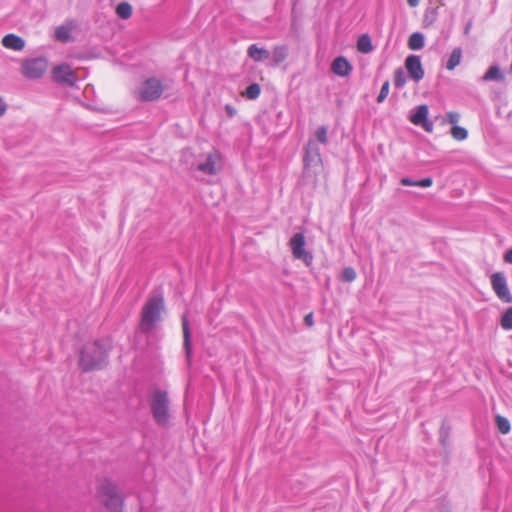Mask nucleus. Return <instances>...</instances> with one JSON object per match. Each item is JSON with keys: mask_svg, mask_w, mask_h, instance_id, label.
I'll return each instance as SVG.
<instances>
[{"mask_svg": "<svg viewBox=\"0 0 512 512\" xmlns=\"http://www.w3.org/2000/svg\"><path fill=\"white\" fill-rule=\"evenodd\" d=\"M97 498L106 512H122L124 499L117 485L109 480L102 479L97 486Z\"/></svg>", "mask_w": 512, "mask_h": 512, "instance_id": "nucleus-1", "label": "nucleus"}, {"mask_svg": "<svg viewBox=\"0 0 512 512\" xmlns=\"http://www.w3.org/2000/svg\"><path fill=\"white\" fill-rule=\"evenodd\" d=\"M149 406L155 422L163 427L168 426L170 422L168 392L160 388H154L149 395Z\"/></svg>", "mask_w": 512, "mask_h": 512, "instance_id": "nucleus-2", "label": "nucleus"}, {"mask_svg": "<svg viewBox=\"0 0 512 512\" xmlns=\"http://www.w3.org/2000/svg\"><path fill=\"white\" fill-rule=\"evenodd\" d=\"M107 358V349L100 342L86 344L80 357V365L84 371L101 368Z\"/></svg>", "mask_w": 512, "mask_h": 512, "instance_id": "nucleus-3", "label": "nucleus"}, {"mask_svg": "<svg viewBox=\"0 0 512 512\" xmlns=\"http://www.w3.org/2000/svg\"><path fill=\"white\" fill-rule=\"evenodd\" d=\"M163 309L164 301L162 298L149 299L142 308L140 330L145 333L152 331L160 320Z\"/></svg>", "mask_w": 512, "mask_h": 512, "instance_id": "nucleus-4", "label": "nucleus"}, {"mask_svg": "<svg viewBox=\"0 0 512 512\" xmlns=\"http://www.w3.org/2000/svg\"><path fill=\"white\" fill-rule=\"evenodd\" d=\"M164 91V86L161 80L157 78L146 79L138 88L137 94L139 99L146 102L158 100Z\"/></svg>", "mask_w": 512, "mask_h": 512, "instance_id": "nucleus-5", "label": "nucleus"}, {"mask_svg": "<svg viewBox=\"0 0 512 512\" xmlns=\"http://www.w3.org/2000/svg\"><path fill=\"white\" fill-rule=\"evenodd\" d=\"M305 162V175L307 177L317 176L323 172V164L319 150L315 147L312 148L309 143L304 157Z\"/></svg>", "mask_w": 512, "mask_h": 512, "instance_id": "nucleus-6", "label": "nucleus"}, {"mask_svg": "<svg viewBox=\"0 0 512 512\" xmlns=\"http://www.w3.org/2000/svg\"><path fill=\"white\" fill-rule=\"evenodd\" d=\"M222 156L219 151L209 152L205 160L197 165V170L203 174L216 175L222 169Z\"/></svg>", "mask_w": 512, "mask_h": 512, "instance_id": "nucleus-7", "label": "nucleus"}, {"mask_svg": "<svg viewBox=\"0 0 512 512\" xmlns=\"http://www.w3.org/2000/svg\"><path fill=\"white\" fill-rule=\"evenodd\" d=\"M491 287L496 296L503 303L512 302V294L508 288L506 277L503 273L497 272L491 275Z\"/></svg>", "mask_w": 512, "mask_h": 512, "instance_id": "nucleus-8", "label": "nucleus"}, {"mask_svg": "<svg viewBox=\"0 0 512 512\" xmlns=\"http://www.w3.org/2000/svg\"><path fill=\"white\" fill-rule=\"evenodd\" d=\"M289 245L295 259L302 260L306 265L312 263L313 256L305 250V236L302 233H296L291 238Z\"/></svg>", "mask_w": 512, "mask_h": 512, "instance_id": "nucleus-9", "label": "nucleus"}, {"mask_svg": "<svg viewBox=\"0 0 512 512\" xmlns=\"http://www.w3.org/2000/svg\"><path fill=\"white\" fill-rule=\"evenodd\" d=\"M47 62L42 58L29 59L22 63V74L28 79H38L47 70Z\"/></svg>", "mask_w": 512, "mask_h": 512, "instance_id": "nucleus-10", "label": "nucleus"}, {"mask_svg": "<svg viewBox=\"0 0 512 512\" xmlns=\"http://www.w3.org/2000/svg\"><path fill=\"white\" fill-rule=\"evenodd\" d=\"M52 78L57 83H64L68 85H74L77 81V77L72 67L68 64H61L55 66L52 69Z\"/></svg>", "mask_w": 512, "mask_h": 512, "instance_id": "nucleus-11", "label": "nucleus"}, {"mask_svg": "<svg viewBox=\"0 0 512 512\" xmlns=\"http://www.w3.org/2000/svg\"><path fill=\"white\" fill-rule=\"evenodd\" d=\"M409 120L414 125H420L425 131L431 133L433 131V123L428 120V107L427 105H420L416 111L409 117Z\"/></svg>", "mask_w": 512, "mask_h": 512, "instance_id": "nucleus-12", "label": "nucleus"}, {"mask_svg": "<svg viewBox=\"0 0 512 512\" xmlns=\"http://www.w3.org/2000/svg\"><path fill=\"white\" fill-rule=\"evenodd\" d=\"M405 68L408 71L410 77L418 82L424 77V70L420 57L417 55H410L405 60Z\"/></svg>", "mask_w": 512, "mask_h": 512, "instance_id": "nucleus-13", "label": "nucleus"}, {"mask_svg": "<svg viewBox=\"0 0 512 512\" xmlns=\"http://www.w3.org/2000/svg\"><path fill=\"white\" fill-rule=\"evenodd\" d=\"M331 70L334 74L345 77L352 71V66L345 57H337L333 60Z\"/></svg>", "mask_w": 512, "mask_h": 512, "instance_id": "nucleus-14", "label": "nucleus"}, {"mask_svg": "<svg viewBox=\"0 0 512 512\" xmlns=\"http://www.w3.org/2000/svg\"><path fill=\"white\" fill-rule=\"evenodd\" d=\"M76 25L73 21H68L65 24L56 27L55 38L60 42H69L73 39L72 32Z\"/></svg>", "mask_w": 512, "mask_h": 512, "instance_id": "nucleus-15", "label": "nucleus"}, {"mask_svg": "<svg viewBox=\"0 0 512 512\" xmlns=\"http://www.w3.org/2000/svg\"><path fill=\"white\" fill-rule=\"evenodd\" d=\"M181 323H182V332H183V345L185 348V352L187 355V358L189 359L191 356V332L189 327V320L186 314H184L181 317Z\"/></svg>", "mask_w": 512, "mask_h": 512, "instance_id": "nucleus-16", "label": "nucleus"}, {"mask_svg": "<svg viewBox=\"0 0 512 512\" xmlns=\"http://www.w3.org/2000/svg\"><path fill=\"white\" fill-rule=\"evenodd\" d=\"M2 45L7 49L20 51L24 48L25 42L15 34H7L2 38Z\"/></svg>", "mask_w": 512, "mask_h": 512, "instance_id": "nucleus-17", "label": "nucleus"}, {"mask_svg": "<svg viewBox=\"0 0 512 512\" xmlns=\"http://www.w3.org/2000/svg\"><path fill=\"white\" fill-rule=\"evenodd\" d=\"M247 54L256 62H261L268 59L270 53L265 48H260L256 44H252L247 49Z\"/></svg>", "mask_w": 512, "mask_h": 512, "instance_id": "nucleus-18", "label": "nucleus"}, {"mask_svg": "<svg viewBox=\"0 0 512 512\" xmlns=\"http://www.w3.org/2000/svg\"><path fill=\"white\" fill-rule=\"evenodd\" d=\"M288 58V48L285 45H277L272 50V60L275 65L283 63Z\"/></svg>", "mask_w": 512, "mask_h": 512, "instance_id": "nucleus-19", "label": "nucleus"}, {"mask_svg": "<svg viewBox=\"0 0 512 512\" xmlns=\"http://www.w3.org/2000/svg\"><path fill=\"white\" fill-rule=\"evenodd\" d=\"M462 59V49L457 47L454 48L450 54V57L446 63V68L449 71L454 70L460 63Z\"/></svg>", "mask_w": 512, "mask_h": 512, "instance_id": "nucleus-20", "label": "nucleus"}, {"mask_svg": "<svg viewBox=\"0 0 512 512\" xmlns=\"http://www.w3.org/2000/svg\"><path fill=\"white\" fill-rule=\"evenodd\" d=\"M357 49L361 53H370L373 50L372 41L369 35L363 34L358 38Z\"/></svg>", "mask_w": 512, "mask_h": 512, "instance_id": "nucleus-21", "label": "nucleus"}, {"mask_svg": "<svg viewBox=\"0 0 512 512\" xmlns=\"http://www.w3.org/2000/svg\"><path fill=\"white\" fill-rule=\"evenodd\" d=\"M483 80L484 81H492V80L503 81L504 75L498 66H491L486 71V73L483 75Z\"/></svg>", "mask_w": 512, "mask_h": 512, "instance_id": "nucleus-22", "label": "nucleus"}, {"mask_svg": "<svg viewBox=\"0 0 512 512\" xmlns=\"http://www.w3.org/2000/svg\"><path fill=\"white\" fill-rule=\"evenodd\" d=\"M423 46H424V36L421 33L415 32L410 35V37L408 39V47L411 50H419V49L423 48Z\"/></svg>", "mask_w": 512, "mask_h": 512, "instance_id": "nucleus-23", "label": "nucleus"}, {"mask_svg": "<svg viewBox=\"0 0 512 512\" xmlns=\"http://www.w3.org/2000/svg\"><path fill=\"white\" fill-rule=\"evenodd\" d=\"M133 8L128 2H121L116 7V14L121 19H129L132 15Z\"/></svg>", "mask_w": 512, "mask_h": 512, "instance_id": "nucleus-24", "label": "nucleus"}, {"mask_svg": "<svg viewBox=\"0 0 512 512\" xmlns=\"http://www.w3.org/2000/svg\"><path fill=\"white\" fill-rule=\"evenodd\" d=\"M496 425L500 433L508 434L510 432L511 426L510 422L507 418L497 415L496 416Z\"/></svg>", "mask_w": 512, "mask_h": 512, "instance_id": "nucleus-25", "label": "nucleus"}, {"mask_svg": "<svg viewBox=\"0 0 512 512\" xmlns=\"http://www.w3.org/2000/svg\"><path fill=\"white\" fill-rule=\"evenodd\" d=\"M260 93L261 88L259 84L253 83L246 88L245 92L242 95L247 97L248 99L254 100L259 97Z\"/></svg>", "mask_w": 512, "mask_h": 512, "instance_id": "nucleus-26", "label": "nucleus"}, {"mask_svg": "<svg viewBox=\"0 0 512 512\" xmlns=\"http://www.w3.org/2000/svg\"><path fill=\"white\" fill-rule=\"evenodd\" d=\"M451 135L455 140L463 141L467 138L468 133L465 128L455 125L451 129Z\"/></svg>", "mask_w": 512, "mask_h": 512, "instance_id": "nucleus-27", "label": "nucleus"}, {"mask_svg": "<svg viewBox=\"0 0 512 512\" xmlns=\"http://www.w3.org/2000/svg\"><path fill=\"white\" fill-rule=\"evenodd\" d=\"M501 326L503 329H512V307L508 308L501 318Z\"/></svg>", "mask_w": 512, "mask_h": 512, "instance_id": "nucleus-28", "label": "nucleus"}, {"mask_svg": "<svg viewBox=\"0 0 512 512\" xmlns=\"http://www.w3.org/2000/svg\"><path fill=\"white\" fill-rule=\"evenodd\" d=\"M406 84V76L402 69H397L394 72V85L398 88L403 87Z\"/></svg>", "mask_w": 512, "mask_h": 512, "instance_id": "nucleus-29", "label": "nucleus"}, {"mask_svg": "<svg viewBox=\"0 0 512 512\" xmlns=\"http://www.w3.org/2000/svg\"><path fill=\"white\" fill-rule=\"evenodd\" d=\"M389 89H390V83L389 81H385L381 87V90H380V93L377 97V102L378 103H382L386 97L388 96L389 94Z\"/></svg>", "mask_w": 512, "mask_h": 512, "instance_id": "nucleus-30", "label": "nucleus"}, {"mask_svg": "<svg viewBox=\"0 0 512 512\" xmlns=\"http://www.w3.org/2000/svg\"><path fill=\"white\" fill-rule=\"evenodd\" d=\"M356 279V272L353 268L347 267L343 270V280L346 282H352Z\"/></svg>", "mask_w": 512, "mask_h": 512, "instance_id": "nucleus-31", "label": "nucleus"}, {"mask_svg": "<svg viewBox=\"0 0 512 512\" xmlns=\"http://www.w3.org/2000/svg\"><path fill=\"white\" fill-rule=\"evenodd\" d=\"M315 137L316 139L322 143V144H326L327 143V130L325 127H320L317 129V131L315 132Z\"/></svg>", "mask_w": 512, "mask_h": 512, "instance_id": "nucleus-32", "label": "nucleus"}, {"mask_svg": "<svg viewBox=\"0 0 512 512\" xmlns=\"http://www.w3.org/2000/svg\"><path fill=\"white\" fill-rule=\"evenodd\" d=\"M432 184H433V179L430 177L424 178V179H421V180L415 182V186H419V187H423V188L430 187Z\"/></svg>", "mask_w": 512, "mask_h": 512, "instance_id": "nucleus-33", "label": "nucleus"}, {"mask_svg": "<svg viewBox=\"0 0 512 512\" xmlns=\"http://www.w3.org/2000/svg\"><path fill=\"white\" fill-rule=\"evenodd\" d=\"M448 121L455 126L457 122L459 121L460 115L457 112L450 111L447 114Z\"/></svg>", "mask_w": 512, "mask_h": 512, "instance_id": "nucleus-34", "label": "nucleus"}, {"mask_svg": "<svg viewBox=\"0 0 512 512\" xmlns=\"http://www.w3.org/2000/svg\"><path fill=\"white\" fill-rule=\"evenodd\" d=\"M304 321H305V323H306V325L308 327H312L313 324H314V322H313V314L312 313L307 314L305 316V318H304Z\"/></svg>", "mask_w": 512, "mask_h": 512, "instance_id": "nucleus-35", "label": "nucleus"}, {"mask_svg": "<svg viewBox=\"0 0 512 512\" xmlns=\"http://www.w3.org/2000/svg\"><path fill=\"white\" fill-rule=\"evenodd\" d=\"M415 182L416 181H412L409 178H402L401 179V184L404 185V186H415Z\"/></svg>", "mask_w": 512, "mask_h": 512, "instance_id": "nucleus-36", "label": "nucleus"}, {"mask_svg": "<svg viewBox=\"0 0 512 512\" xmlns=\"http://www.w3.org/2000/svg\"><path fill=\"white\" fill-rule=\"evenodd\" d=\"M504 261L512 264V249L508 250L504 255Z\"/></svg>", "mask_w": 512, "mask_h": 512, "instance_id": "nucleus-37", "label": "nucleus"}, {"mask_svg": "<svg viewBox=\"0 0 512 512\" xmlns=\"http://www.w3.org/2000/svg\"><path fill=\"white\" fill-rule=\"evenodd\" d=\"M6 112V104L3 99L0 97V116L4 115Z\"/></svg>", "mask_w": 512, "mask_h": 512, "instance_id": "nucleus-38", "label": "nucleus"}, {"mask_svg": "<svg viewBox=\"0 0 512 512\" xmlns=\"http://www.w3.org/2000/svg\"><path fill=\"white\" fill-rule=\"evenodd\" d=\"M407 3L410 7H416L419 4V0H407Z\"/></svg>", "mask_w": 512, "mask_h": 512, "instance_id": "nucleus-39", "label": "nucleus"}, {"mask_svg": "<svg viewBox=\"0 0 512 512\" xmlns=\"http://www.w3.org/2000/svg\"><path fill=\"white\" fill-rule=\"evenodd\" d=\"M227 111L229 112L230 115H232V112H231V109L229 106L226 107Z\"/></svg>", "mask_w": 512, "mask_h": 512, "instance_id": "nucleus-40", "label": "nucleus"}]
</instances>
